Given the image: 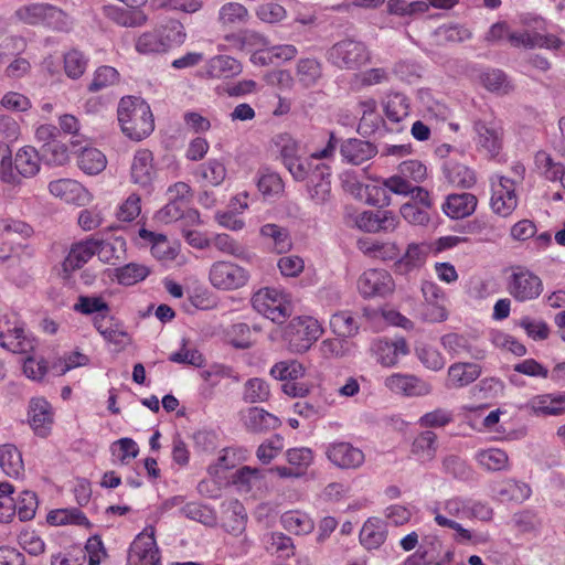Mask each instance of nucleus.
I'll return each instance as SVG.
<instances>
[{"label": "nucleus", "instance_id": "f257e3e1", "mask_svg": "<svg viewBox=\"0 0 565 565\" xmlns=\"http://www.w3.org/2000/svg\"><path fill=\"white\" fill-rule=\"evenodd\" d=\"M0 344L18 354L29 355L23 362V373L33 381H41L47 372V363L43 358L32 355L38 341L24 329V323L15 312H7L0 317Z\"/></svg>", "mask_w": 565, "mask_h": 565}, {"label": "nucleus", "instance_id": "f03ea898", "mask_svg": "<svg viewBox=\"0 0 565 565\" xmlns=\"http://www.w3.org/2000/svg\"><path fill=\"white\" fill-rule=\"evenodd\" d=\"M274 143L280 152L285 167L295 180H305L313 161L332 158L337 149V139L333 134H330L324 148L312 152L305 159L298 156L300 150L299 143L289 134L277 135Z\"/></svg>", "mask_w": 565, "mask_h": 565}, {"label": "nucleus", "instance_id": "7ed1b4c3", "mask_svg": "<svg viewBox=\"0 0 565 565\" xmlns=\"http://www.w3.org/2000/svg\"><path fill=\"white\" fill-rule=\"evenodd\" d=\"M117 118L122 134L134 141L146 139L154 130L151 108L139 97H122L117 108Z\"/></svg>", "mask_w": 565, "mask_h": 565}, {"label": "nucleus", "instance_id": "20e7f679", "mask_svg": "<svg viewBox=\"0 0 565 565\" xmlns=\"http://www.w3.org/2000/svg\"><path fill=\"white\" fill-rule=\"evenodd\" d=\"M434 520L440 527H448L455 532L454 540L459 544H477L481 537L463 527L457 520L470 518L471 509L468 502L460 498L446 500L440 508L434 510Z\"/></svg>", "mask_w": 565, "mask_h": 565}, {"label": "nucleus", "instance_id": "39448f33", "mask_svg": "<svg viewBox=\"0 0 565 565\" xmlns=\"http://www.w3.org/2000/svg\"><path fill=\"white\" fill-rule=\"evenodd\" d=\"M322 323L315 317L301 315L294 317L282 330V340L288 351L306 353L323 334Z\"/></svg>", "mask_w": 565, "mask_h": 565}, {"label": "nucleus", "instance_id": "423d86ee", "mask_svg": "<svg viewBox=\"0 0 565 565\" xmlns=\"http://www.w3.org/2000/svg\"><path fill=\"white\" fill-rule=\"evenodd\" d=\"M253 308L267 319L281 323L292 313L291 297L284 289L264 287L252 297Z\"/></svg>", "mask_w": 565, "mask_h": 565}, {"label": "nucleus", "instance_id": "0eeeda50", "mask_svg": "<svg viewBox=\"0 0 565 565\" xmlns=\"http://www.w3.org/2000/svg\"><path fill=\"white\" fill-rule=\"evenodd\" d=\"M14 15L25 24H43L57 31H68L73 23L64 11L43 2L22 6L15 11Z\"/></svg>", "mask_w": 565, "mask_h": 565}, {"label": "nucleus", "instance_id": "6e6552de", "mask_svg": "<svg viewBox=\"0 0 565 565\" xmlns=\"http://www.w3.org/2000/svg\"><path fill=\"white\" fill-rule=\"evenodd\" d=\"M327 60L341 70H358L371 62V52L363 42L344 39L328 50Z\"/></svg>", "mask_w": 565, "mask_h": 565}, {"label": "nucleus", "instance_id": "1a4fd4ad", "mask_svg": "<svg viewBox=\"0 0 565 565\" xmlns=\"http://www.w3.org/2000/svg\"><path fill=\"white\" fill-rule=\"evenodd\" d=\"M249 279V271L231 260H216L209 269L210 284L221 291L238 290L245 287Z\"/></svg>", "mask_w": 565, "mask_h": 565}, {"label": "nucleus", "instance_id": "9d476101", "mask_svg": "<svg viewBox=\"0 0 565 565\" xmlns=\"http://www.w3.org/2000/svg\"><path fill=\"white\" fill-rule=\"evenodd\" d=\"M423 303L419 309V318L427 323H440L448 319L447 296L434 281L422 282Z\"/></svg>", "mask_w": 565, "mask_h": 565}, {"label": "nucleus", "instance_id": "9b49d317", "mask_svg": "<svg viewBox=\"0 0 565 565\" xmlns=\"http://www.w3.org/2000/svg\"><path fill=\"white\" fill-rule=\"evenodd\" d=\"M370 353L377 364L393 369L402 358L409 354V347L404 337L377 338L372 341Z\"/></svg>", "mask_w": 565, "mask_h": 565}, {"label": "nucleus", "instance_id": "f8f14e48", "mask_svg": "<svg viewBox=\"0 0 565 565\" xmlns=\"http://www.w3.org/2000/svg\"><path fill=\"white\" fill-rule=\"evenodd\" d=\"M303 181L308 198L315 204L322 205L331 200V167L328 163L313 161Z\"/></svg>", "mask_w": 565, "mask_h": 565}, {"label": "nucleus", "instance_id": "ddd939ff", "mask_svg": "<svg viewBox=\"0 0 565 565\" xmlns=\"http://www.w3.org/2000/svg\"><path fill=\"white\" fill-rule=\"evenodd\" d=\"M328 461L341 470H356L365 462L363 450L344 440H334L324 446Z\"/></svg>", "mask_w": 565, "mask_h": 565}, {"label": "nucleus", "instance_id": "4468645a", "mask_svg": "<svg viewBox=\"0 0 565 565\" xmlns=\"http://www.w3.org/2000/svg\"><path fill=\"white\" fill-rule=\"evenodd\" d=\"M158 168L151 150L137 149L131 158L129 167L130 182L142 190H152L157 179Z\"/></svg>", "mask_w": 565, "mask_h": 565}, {"label": "nucleus", "instance_id": "2eb2a0df", "mask_svg": "<svg viewBox=\"0 0 565 565\" xmlns=\"http://www.w3.org/2000/svg\"><path fill=\"white\" fill-rule=\"evenodd\" d=\"M139 237L151 246L152 256L164 265L173 262L178 266L186 263V258L180 255V243L169 241L167 236L151 232L147 228H140L138 232Z\"/></svg>", "mask_w": 565, "mask_h": 565}, {"label": "nucleus", "instance_id": "dca6fc26", "mask_svg": "<svg viewBox=\"0 0 565 565\" xmlns=\"http://www.w3.org/2000/svg\"><path fill=\"white\" fill-rule=\"evenodd\" d=\"M383 384L391 393L406 397L426 396L433 391L428 382L409 373H392L384 379Z\"/></svg>", "mask_w": 565, "mask_h": 565}, {"label": "nucleus", "instance_id": "f3484780", "mask_svg": "<svg viewBox=\"0 0 565 565\" xmlns=\"http://www.w3.org/2000/svg\"><path fill=\"white\" fill-rule=\"evenodd\" d=\"M47 189L54 198L76 206H86L94 200L93 193L74 179L53 180L49 183Z\"/></svg>", "mask_w": 565, "mask_h": 565}, {"label": "nucleus", "instance_id": "a211bd4d", "mask_svg": "<svg viewBox=\"0 0 565 565\" xmlns=\"http://www.w3.org/2000/svg\"><path fill=\"white\" fill-rule=\"evenodd\" d=\"M356 286L360 295L364 298L385 297L395 289L392 275L384 269L375 268L363 271Z\"/></svg>", "mask_w": 565, "mask_h": 565}, {"label": "nucleus", "instance_id": "6ab92c4d", "mask_svg": "<svg viewBox=\"0 0 565 565\" xmlns=\"http://www.w3.org/2000/svg\"><path fill=\"white\" fill-rule=\"evenodd\" d=\"M508 290L516 300L526 301L541 295L543 284L540 277L530 270L518 267L510 276Z\"/></svg>", "mask_w": 565, "mask_h": 565}, {"label": "nucleus", "instance_id": "aec40b11", "mask_svg": "<svg viewBox=\"0 0 565 565\" xmlns=\"http://www.w3.org/2000/svg\"><path fill=\"white\" fill-rule=\"evenodd\" d=\"M154 534V526L148 525L132 542L130 561L135 562L136 565H160V553Z\"/></svg>", "mask_w": 565, "mask_h": 565}, {"label": "nucleus", "instance_id": "412c9836", "mask_svg": "<svg viewBox=\"0 0 565 565\" xmlns=\"http://www.w3.org/2000/svg\"><path fill=\"white\" fill-rule=\"evenodd\" d=\"M93 326L103 339L118 352L132 344V337L128 333L124 323L114 317L106 319L105 316H95Z\"/></svg>", "mask_w": 565, "mask_h": 565}, {"label": "nucleus", "instance_id": "4be33fe9", "mask_svg": "<svg viewBox=\"0 0 565 565\" xmlns=\"http://www.w3.org/2000/svg\"><path fill=\"white\" fill-rule=\"evenodd\" d=\"M524 167L515 164L513 167V174L515 180L505 177L500 178L499 188L497 189V215L507 217L518 206V195L515 192V184L523 179Z\"/></svg>", "mask_w": 565, "mask_h": 565}, {"label": "nucleus", "instance_id": "5701e85b", "mask_svg": "<svg viewBox=\"0 0 565 565\" xmlns=\"http://www.w3.org/2000/svg\"><path fill=\"white\" fill-rule=\"evenodd\" d=\"M508 40L513 46L524 49L558 50L563 45V41L554 34H541L530 31L509 33Z\"/></svg>", "mask_w": 565, "mask_h": 565}, {"label": "nucleus", "instance_id": "b1692460", "mask_svg": "<svg viewBox=\"0 0 565 565\" xmlns=\"http://www.w3.org/2000/svg\"><path fill=\"white\" fill-rule=\"evenodd\" d=\"M279 521L286 532L296 536H307L311 534L316 527L312 515L300 509L285 511L280 515Z\"/></svg>", "mask_w": 565, "mask_h": 565}, {"label": "nucleus", "instance_id": "393cba45", "mask_svg": "<svg viewBox=\"0 0 565 565\" xmlns=\"http://www.w3.org/2000/svg\"><path fill=\"white\" fill-rule=\"evenodd\" d=\"M259 235L273 253L287 254L292 249V239L286 227L267 223L260 226Z\"/></svg>", "mask_w": 565, "mask_h": 565}, {"label": "nucleus", "instance_id": "a878e982", "mask_svg": "<svg viewBox=\"0 0 565 565\" xmlns=\"http://www.w3.org/2000/svg\"><path fill=\"white\" fill-rule=\"evenodd\" d=\"M232 482L238 492H262L266 489L265 472L258 468L244 466L232 476Z\"/></svg>", "mask_w": 565, "mask_h": 565}, {"label": "nucleus", "instance_id": "bb28decb", "mask_svg": "<svg viewBox=\"0 0 565 565\" xmlns=\"http://www.w3.org/2000/svg\"><path fill=\"white\" fill-rule=\"evenodd\" d=\"M239 61L228 55H215L204 65V74L209 78L227 79L242 73Z\"/></svg>", "mask_w": 565, "mask_h": 565}, {"label": "nucleus", "instance_id": "cd10ccee", "mask_svg": "<svg viewBox=\"0 0 565 565\" xmlns=\"http://www.w3.org/2000/svg\"><path fill=\"white\" fill-rule=\"evenodd\" d=\"M29 422L38 435L45 436L53 423L51 404L42 397L32 398L29 405Z\"/></svg>", "mask_w": 565, "mask_h": 565}, {"label": "nucleus", "instance_id": "c85d7f7f", "mask_svg": "<svg viewBox=\"0 0 565 565\" xmlns=\"http://www.w3.org/2000/svg\"><path fill=\"white\" fill-rule=\"evenodd\" d=\"M103 14L122 28H141L148 22V15L142 10H129L116 4L103 7Z\"/></svg>", "mask_w": 565, "mask_h": 565}, {"label": "nucleus", "instance_id": "c756f323", "mask_svg": "<svg viewBox=\"0 0 565 565\" xmlns=\"http://www.w3.org/2000/svg\"><path fill=\"white\" fill-rule=\"evenodd\" d=\"M6 263V277L18 287L26 286L32 277L30 255H10L1 258Z\"/></svg>", "mask_w": 565, "mask_h": 565}, {"label": "nucleus", "instance_id": "7c9ffc66", "mask_svg": "<svg viewBox=\"0 0 565 565\" xmlns=\"http://www.w3.org/2000/svg\"><path fill=\"white\" fill-rule=\"evenodd\" d=\"M78 169L86 175H97L107 167V158L99 149L86 146L74 152Z\"/></svg>", "mask_w": 565, "mask_h": 565}, {"label": "nucleus", "instance_id": "2f4dec72", "mask_svg": "<svg viewBox=\"0 0 565 565\" xmlns=\"http://www.w3.org/2000/svg\"><path fill=\"white\" fill-rule=\"evenodd\" d=\"M358 248L365 255L380 260H393L399 256V247L392 241L361 238Z\"/></svg>", "mask_w": 565, "mask_h": 565}, {"label": "nucleus", "instance_id": "473e14b6", "mask_svg": "<svg viewBox=\"0 0 565 565\" xmlns=\"http://www.w3.org/2000/svg\"><path fill=\"white\" fill-rule=\"evenodd\" d=\"M428 252L429 248L425 244H409L405 254L396 260L395 273L407 275L419 269L426 263Z\"/></svg>", "mask_w": 565, "mask_h": 565}, {"label": "nucleus", "instance_id": "72a5a7b5", "mask_svg": "<svg viewBox=\"0 0 565 565\" xmlns=\"http://www.w3.org/2000/svg\"><path fill=\"white\" fill-rule=\"evenodd\" d=\"M340 153L348 163L359 166L373 158L376 148L369 141L353 138L341 145Z\"/></svg>", "mask_w": 565, "mask_h": 565}, {"label": "nucleus", "instance_id": "f704fd0d", "mask_svg": "<svg viewBox=\"0 0 565 565\" xmlns=\"http://www.w3.org/2000/svg\"><path fill=\"white\" fill-rule=\"evenodd\" d=\"M481 374V367L477 363L457 362L449 366L447 372V386L459 388L468 386Z\"/></svg>", "mask_w": 565, "mask_h": 565}, {"label": "nucleus", "instance_id": "c9c22d12", "mask_svg": "<svg viewBox=\"0 0 565 565\" xmlns=\"http://www.w3.org/2000/svg\"><path fill=\"white\" fill-rule=\"evenodd\" d=\"M244 426L254 433L279 427L280 420L275 415L259 407H249L241 414Z\"/></svg>", "mask_w": 565, "mask_h": 565}, {"label": "nucleus", "instance_id": "e433bc0d", "mask_svg": "<svg viewBox=\"0 0 565 565\" xmlns=\"http://www.w3.org/2000/svg\"><path fill=\"white\" fill-rule=\"evenodd\" d=\"M477 206V199L470 193L450 194L443 204L444 213L450 218H463L472 214Z\"/></svg>", "mask_w": 565, "mask_h": 565}, {"label": "nucleus", "instance_id": "4c0bfd02", "mask_svg": "<svg viewBox=\"0 0 565 565\" xmlns=\"http://www.w3.org/2000/svg\"><path fill=\"white\" fill-rule=\"evenodd\" d=\"M386 536V524L379 518H369L360 531V542L367 550L379 548L385 542Z\"/></svg>", "mask_w": 565, "mask_h": 565}, {"label": "nucleus", "instance_id": "58836bf2", "mask_svg": "<svg viewBox=\"0 0 565 565\" xmlns=\"http://www.w3.org/2000/svg\"><path fill=\"white\" fill-rule=\"evenodd\" d=\"M0 469L10 478L18 479L23 476L24 462L22 454L15 445H0Z\"/></svg>", "mask_w": 565, "mask_h": 565}, {"label": "nucleus", "instance_id": "ea45409f", "mask_svg": "<svg viewBox=\"0 0 565 565\" xmlns=\"http://www.w3.org/2000/svg\"><path fill=\"white\" fill-rule=\"evenodd\" d=\"M98 249L97 238H87L75 243L65 258L64 267L66 270H75L84 266Z\"/></svg>", "mask_w": 565, "mask_h": 565}, {"label": "nucleus", "instance_id": "a19ab883", "mask_svg": "<svg viewBox=\"0 0 565 565\" xmlns=\"http://www.w3.org/2000/svg\"><path fill=\"white\" fill-rule=\"evenodd\" d=\"M530 406L536 415H561L565 413V392L537 395L530 401Z\"/></svg>", "mask_w": 565, "mask_h": 565}, {"label": "nucleus", "instance_id": "79ce46f5", "mask_svg": "<svg viewBox=\"0 0 565 565\" xmlns=\"http://www.w3.org/2000/svg\"><path fill=\"white\" fill-rule=\"evenodd\" d=\"M247 524V513L244 505L238 500L227 502L223 525L224 529L234 536H239L245 532Z\"/></svg>", "mask_w": 565, "mask_h": 565}, {"label": "nucleus", "instance_id": "37998d69", "mask_svg": "<svg viewBox=\"0 0 565 565\" xmlns=\"http://www.w3.org/2000/svg\"><path fill=\"white\" fill-rule=\"evenodd\" d=\"M151 273V269L140 263H128L124 266L116 267L113 270L111 278L121 286H134L143 281Z\"/></svg>", "mask_w": 565, "mask_h": 565}, {"label": "nucleus", "instance_id": "c03bdc74", "mask_svg": "<svg viewBox=\"0 0 565 565\" xmlns=\"http://www.w3.org/2000/svg\"><path fill=\"white\" fill-rule=\"evenodd\" d=\"M14 166L22 177H34L40 171L41 167L38 150L31 146L22 147L15 153Z\"/></svg>", "mask_w": 565, "mask_h": 565}, {"label": "nucleus", "instance_id": "a18cd8bd", "mask_svg": "<svg viewBox=\"0 0 565 565\" xmlns=\"http://www.w3.org/2000/svg\"><path fill=\"white\" fill-rule=\"evenodd\" d=\"M497 492L501 501L522 503L531 497V487L514 479L503 480L498 484Z\"/></svg>", "mask_w": 565, "mask_h": 565}, {"label": "nucleus", "instance_id": "49530a36", "mask_svg": "<svg viewBox=\"0 0 565 565\" xmlns=\"http://www.w3.org/2000/svg\"><path fill=\"white\" fill-rule=\"evenodd\" d=\"M267 552L288 558L294 555L295 544L290 536L282 532H267L262 537Z\"/></svg>", "mask_w": 565, "mask_h": 565}, {"label": "nucleus", "instance_id": "de8ad7c7", "mask_svg": "<svg viewBox=\"0 0 565 565\" xmlns=\"http://www.w3.org/2000/svg\"><path fill=\"white\" fill-rule=\"evenodd\" d=\"M249 20L247 8L239 2L224 3L218 10V22L224 28H236Z\"/></svg>", "mask_w": 565, "mask_h": 565}, {"label": "nucleus", "instance_id": "09e8293b", "mask_svg": "<svg viewBox=\"0 0 565 565\" xmlns=\"http://www.w3.org/2000/svg\"><path fill=\"white\" fill-rule=\"evenodd\" d=\"M471 394L476 404L465 406V411H470L475 414L476 412L491 407L494 401V380L484 379L480 381V383L471 390Z\"/></svg>", "mask_w": 565, "mask_h": 565}, {"label": "nucleus", "instance_id": "8fccbe9b", "mask_svg": "<svg viewBox=\"0 0 565 565\" xmlns=\"http://www.w3.org/2000/svg\"><path fill=\"white\" fill-rule=\"evenodd\" d=\"M196 175L205 185L218 186L226 179L227 169L222 161L210 159L199 167Z\"/></svg>", "mask_w": 565, "mask_h": 565}, {"label": "nucleus", "instance_id": "3c124183", "mask_svg": "<svg viewBox=\"0 0 565 565\" xmlns=\"http://www.w3.org/2000/svg\"><path fill=\"white\" fill-rule=\"evenodd\" d=\"M361 119L359 130L369 134L377 129L382 122V118L377 111V103L374 98L367 97L359 102Z\"/></svg>", "mask_w": 565, "mask_h": 565}, {"label": "nucleus", "instance_id": "603ef678", "mask_svg": "<svg viewBox=\"0 0 565 565\" xmlns=\"http://www.w3.org/2000/svg\"><path fill=\"white\" fill-rule=\"evenodd\" d=\"M157 29L164 44L166 52L182 45L186 40L184 25L178 20L171 19L167 23L157 26Z\"/></svg>", "mask_w": 565, "mask_h": 565}, {"label": "nucleus", "instance_id": "864d4df0", "mask_svg": "<svg viewBox=\"0 0 565 565\" xmlns=\"http://www.w3.org/2000/svg\"><path fill=\"white\" fill-rule=\"evenodd\" d=\"M383 109L388 120L399 122L409 114V100L399 93L388 94L383 102Z\"/></svg>", "mask_w": 565, "mask_h": 565}, {"label": "nucleus", "instance_id": "5fc2aeb1", "mask_svg": "<svg viewBox=\"0 0 565 565\" xmlns=\"http://www.w3.org/2000/svg\"><path fill=\"white\" fill-rule=\"evenodd\" d=\"M110 454L113 463L128 466L138 456L139 447L134 439L125 437L110 445Z\"/></svg>", "mask_w": 565, "mask_h": 565}, {"label": "nucleus", "instance_id": "6e6d98bb", "mask_svg": "<svg viewBox=\"0 0 565 565\" xmlns=\"http://www.w3.org/2000/svg\"><path fill=\"white\" fill-rule=\"evenodd\" d=\"M211 245L214 246L218 252L234 258L241 260H248L250 258L248 250L228 234H214L212 236Z\"/></svg>", "mask_w": 565, "mask_h": 565}, {"label": "nucleus", "instance_id": "4d7b16f0", "mask_svg": "<svg viewBox=\"0 0 565 565\" xmlns=\"http://www.w3.org/2000/svg\"><path fill=\"white\" fill-rule=\"evenodd\" d=\"M415 355L420 363L430 371H440L446 365V359L434 345L418 342L415 347Z\"/></svg>", "mask_w": 565, "mask_h": 565}, {"label": "nucleus", "instance_id": "13d9d810", "mask_svg": "<svg viewBox=\"0 0 565 565\" xmlns=\"http://www.w3.org/2000/svg\"><path fill=\"white\" fill-rule=\"evenodd\" d=\"M256 183L264 196H277L284 192V182L280 175L269 168L258 170Z\"/></svg>", "mask_w": 565, "mask_h": 565}, {"label": "nucleus", "instance_id": "bf43d9fd", "mask_svg": "<svg viewBox=\"0 0 565 565\" xmlns=\"http://www.w3.org/2000/svg\"><path fill=\"white\" fill-rule=\"evenodd\" d=\"M47 523L54 526L75 524L89 527L90 522L85 514L78 509H58L47 514Z\"/></svg>", "mask_w": 565, "mask_h": 565}, {"label": "nucleus", "instance_id": "052dcab7", "mask_svg": "<svg viewBox=\"0 0 565 565\" xmlns=\"http://www.w3.org/2000/svg\"><path fill=\"white\" fill-rule=\"evenodd\" d=\"M255 14L264 23L277 24L287 18V10L279 0H265L256 7Z\"/></svg>", "mask_w": 565, "mask_h": 565}, {"label": "nucleus", "instance_id": "680f3d73", "mask_svg": "<svg viewBox=\"0 0 565 565\" xmlns=\"http://www.w3.org/2000/svg\"><path fill=\"white\" fill-rule=\"evenodd\" d=\"M285 457L288 465H290L300 477H303L308 468L313 463L315 452L309 447H294L286 450Z\"/></svg>", "mask_w": 565, "mask_h": 565}, {"label": "nucleus", "instance_id": "e2e57ef3", "mask_svg": "<svg viewBox=\"0 0 565 565\" xmlns=\"http://www.w3.org/2000/svg\"><path fill=\"white\" fill-rule=\"evenodd\" d=\"M98 249L96 255L105 264H114L121 258L126 250V241L122 237H115L111 241L97 239Z\"/></svg>", "mask_w": 565, "mask_h": 565}, {"label": "nucleus", "instance_id": "0e129e2a", "mask_svg": "<svg viewBox=\"0 0 565 565\" xmlns=\"http://www.w3.org/2000/svg\"><path fill=\"white\" fill-rule=\"evenodd\" d=\"M135 49L139 54L145 55L166 53L157 28L139 34L135 40Z\"/></svg>", "mask_w": 565, "mask_h": 565}, {"label": "nucleus", "instance_id": "69168bd1", "mask_svg": "<svg viewBox=\"0 0 565 565\" xmlns=\"http://www.w3.org/2000/svg\"><path fill=\"white\" fill-rule=\"evenodd\" d=\"M73 310L85 316H105L109 311V305L102 296H79L73 305Z\"/></svg>", "mask_w": 565, "mask_h": 565}, {"label": "nucleus", "instance_id": "338daca9", "mask_svg": "<svg viewBox=\"0 0 565 565\" xmlns=\"http://www.w3.org/2000/svg\"><path fill=\"white\" fill-rule=\"evenodd\" d=\"M436 450V435L429 430L419 434L412 447V452L422 462L430 461L435 457Z\"/></svg>", "mask_w": 565, "mask_h": 565}, {"label": "nucleus", "instance_id": "774afa93", "mask_svg": "<svg viewBox=\"0 0 565 565\" xmlns=\"http://www.w3.org/2000/svg\"><path fill=\"white\" fill-rule=\"evenodd\" d=\"M306 369L296 360L280 361L270 369V375L278 381H297L305 375Z\"/></svg>", "mask_w": 565, "mask_h": 565}]
</instances>
